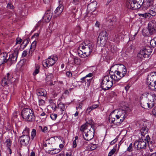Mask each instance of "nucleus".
I'll return each instance as SVG.
<instances>
[{"label": "nucleus", "instance_id": "f257e3e1", "mask_svg": "<svg viewBox=\"0 0 156 156\" xmlns=\"http://www.w3.org/2000/svg\"><path fill=\"white\" fill-rule=\"evenodd\" d=\"M116 74L113 75V80L118 81L123 77L127 73V70L125 66L122 64L119 65L117 69Z\"/></svg>", "mask_w": 156, "mask_h": 156}, {"label": "nucleus", "instance_id": "f03ea898", "mask_svg": "<svg viewBox=\"0 0 156 156\" xmlns=\"http://www.w3.org/2000/svg\"><path fill=\"white\" fill-rule=\"evenodd\" d=\"M113 75L110 76L107 75L104 76L102 80L101 86L104 90H108L113 85L112 80H113Z\"/></svg>", "mask_w": 156, "mask_h": 156}, {"label": "nucleus", "instance_id": "7ed1b4c3", "mask_svg": "<svg viewBox=\"0 0 156 156\" xmlns=\"http://www.w3.org/2000/svg\"><path fill=\"white\" fill-rule=\"evenodd\" d=\"M108 39V35L106 31H101L98 38L97 43L101 47L104 46Z\"/></svg>", "mask_w": 156, "mask_h": 156}, {"label": "nucleus", "instance_id": "20e7f679", "mask_svg": "<svg viewBox=\"0 0 156 156\" xmlns=\"http://www.w3.org/2000/svg\"><path fill=\"white\" fill-rule=\"evenodd\" d=\"M58 60L56 55H52L49 56L46 60L43 61L42 64L44 66L48 67L53 65Z\"/></svg>", "mask_w": 156, "mask_h": 156}, {"label": "nucleus", "instance_id": "39448f33", "mask_svg": "<svg viewBox=\"0 0 156 156\" xmlns=\"http://www.w3.org/2000/svg\"><path fill=\"white\" fill-rule=\"evenodd\" d=\"M81 48L82 50H83L84 56L87 57L89 56L90 53L93 51L94 49V46L91 43L85 44V46L82 44L79 46V49Z\"/></svg>", "mask_w": 156, "mask_h": 156}, {"label": "nucleus", "instance_id": "423d86ee", "mask_svg": "<svg viewBox=\"0 0 156 156\" xmlns=\"http://www.w3.org/2000/svg\"><path fill=\"white\" fill-rule=\"evenodd\" d=\"M91 128L89 130L87 133L84 132L83 133V136L85 140H89L92 139L94 136V126L92 125V122H90Z\"/></svg>", "mask_w": 156, "mask_h": 156}, {"label": "nucleus", "instance_id": "0eeeda50", "mask_svg": "<svg viewBox=\"0 0 156 156\" xmlns=\"http://www.w3.org/2000/svg\"><path fill=\"white\" fill-rule=\"evenodd\" d=\"M19 50L20 48L19 47L15 48L14 50V52L9 55V58L7 59V63L10 66L16 62Z\"/></svg>", "mask_w": 156, "mask_h": 156}, {"label": "nucleus", "instance_id": "6e6552de", "mask_svg": "<svg viewBox=\"0 0 156 156\" xmlns=\"http://www.w3.org/2000/svg\"><path fill=\"white\" fill-rule=\"evenodd\" d=\"M145 123L142 121L137 122L136 125L137 127L141 128V134L142 136H144L147 132L148 129Z\"/></svg>", "mask_w": 156, "mask_h": 156}, {"label": "nucleus", "instance_id": "1a4fd4ad", "mask_svg": "<svg viewBox=\"0 0 156 156\" xmlns=\"http://www.w3.org/2000/svg\"><path fill=\"white\" fill-rule=\"evenodd\" d=\"M13 78L11 74L9 73H7L5 76L2 79L1 82V84L2 86H9L11 82V79Z\"/></svg>", "mask_w": 156, "mask_h": 156}, {"label": "nucleus", "instance_id": "9d476101", "mask_svg": "<svg viewBox=\"0 0 156 156\" xmlns=\"http://www.w3.org/2000/svg\"><path fill=\"white\" fill-rule=\"evenodd\" d=\"M134 147L138 150L145 149L146 147V143L143 140V139H140L139 141H136L134 143Z\"/></svg>", "mask_w": 156, "mask_h": 156}, {"label": "nucleus", "instance_id": "9b49d317", "mask_svg": "<svg viewBox=\"0 0 156 156\" xmlns=\"http://www.w3.org/2000/svg\"><path fill=\"white\" fill-rule=\"evenodd\" d=\"M148 30L150 34L152 35L156 32V21L152 20L148 23Z\"/></svg>", "mask_w": 156, "mask_h": 156}, {"label": "nucleus", "instance_id": "f8f14e48", "mask_svg": "<svg viewBox=\"0 0 156 156\" xmlns=\"http://www.w3.org/2000/svg\"><path fill=\"white\" fill-rule=\"evenodd\" d=\"M125 112L124 111L120 110L118 112V114H115L116 117L117 119H120V121L116 122V125L117 126H119L123 122L125 118Z\"/></svg>", "mask_w": 156, "mask_h": 156}, {"label": "nucleus", "instance_id": "ddd939ff", "mask_svg": "<svg viewBox=\"0 0 156 156\" xmlns=\"http://www.w3.org/2000/svg\"><path fill=\"white\" fill-rule=\"evenodd\" d=\"M156 82V72H152L148 75L147 77V85L151 84Z\"/></svg>", "mask_w": 156, "mask_h": 156}, {"label": "nucleus", "instance_id": "4468645a", "mask_svg": "<svg viewBox=\"0 0 156 156\" xmlns=\"http://www.w3.org/2000/svg\"><path fill=\"white\" fill-rule=\"evenodd\" d=\"M141 50L145 53V58H148L152 52V48L149 46H146Z\"/></svg>", "mask_w": 156, "mask_h": 156}, {"label": "nucleus", "instance_id": "2eb2a0df", "mask_svg": "<svg viewBox=\"0 0 156 156\" xmlns=\"http://www.w3.org/2000/svg\"><path fill=\"white\" fill-rule=\"evenodd\" d=\"M8 54L6 52L0 53V66L7 62Z\"/></svg>", "mask_w": 156, "mask_h": 156}, {"label": "nucleus", "instance_id": "dca6fc26", "mask_svg": "<svg viewBox=\"0 0 156 156\" xmlns=\"http://www.w3.org/2000/svg\"><path fill=\"white\" fill-rule=\"evenodd\" d=\"M140 103L142 108L144 109L151 108L154 106L153 102L151 101H150V102H147L146 101H140Z\"/></svg>", "mask_w": 156, "mask_h": 156}, {"label": "nucleus", "instance_id": "f3484780", "mask_svg": "<svg viewBox=\"0 0 156 156\" xmlns=\"http://www.w3.org/2000/svg\"><path fill=\"white\" fill-rule=\"evenodd\" d=\"M115 111L112 112L109 115L108 121L111 123H113L116 124V122H119L117 119L115 120V117H116L115 114L114 113Z\"/></svg>", "mask_w": 156, "mask_h": 156}, {"label": "nucleus", "instance_id": "a211bd4d", "mask_svg": "<svg viewBox=\"0 0 156 156\" xmlns=\"http://www.w3.org/2000/svg\"><path fill=\"white\" fill-rule=\"evenodd\" d=\"M35 120V116L34 112L31 110L30 112L28 114L26 117L25 120L29 122H32Z\"/></svg>", "mask_w": 156, "mask_h": 156}, {"label": "nucleus", "instance_id": "6ab92c4d", "mask_svg": "<svg viewBox=\"0 0 156 156\" xmlns=\"http://www.w3.org/2000/svg\"><path fill=\"white\" fill-rule=\"evenodd\" d=\"M97 4V2L94 1L88 4L87 7V10L89 11H91V12L94 11L95 9Z\"/></svg>", "mask_w": 156, "mask_h": 156}, {"label": "nucleus", "instance_id": "aec40b11", "mask_svg": "<svg viewBox=\"0 0 156 156\" xmlns=\"http://www.w3.org/2000/svg\"><path fill=\"white\" fill-rule=\"evenodd\" d=\"M31 109L29 108L23 109L21 112V116L22 118L25 120L28 114L30 112Z\"/></svg>", "mask_w": 156, "mask_h": 156}, {"label": "nucleus", "instance_id": "412c9836", "mask_svg": "<svg viewBox=\"0 0 156 156\" xmlns=\"http://www.w3.org/2000/svg\"><path fill=\"white\" fill-rule=\"evenodd\" d=\"M63 9V6L62 4H59V5L56 8L54 12L55 14V16H59L62 12Z\"/></svg>", "mask_w": 156, "mask_h": 156}, {"label": "nucleus", "instance_id": "4be33fe9", "mask_svg": "<svg viewBox=\"0 0 156 156\" xmlns=\"http://www.w3.org/2000/svg\"><path fill=\"white\" fill-rule=\"evenodd\" d=\"M81 82L83 84H85V86L88 87L90 85L92 81V79H87L82 78L81 79Z\"/></svg>", "mask_w": 156, "mask_h": 156}, {"label": "nucleus", "instance_id": "5701e85b", "mask_svg": "<svg viewBox=\"0 0 156 156\" xmlns=\"http://www.w3.org/2000/svg\"><path fill=\"white\" fill-rule=\"evenodd\" d=\"M153 4V0H145L144 3L143 8L145 9L148 7L152 6Z\"/></svg>", "mask_w": 156, "mask_h": 156}, {"label": "nucleus", "instance_id": "b1692460", "mask_svg": "<svg viewBox=\"0 0 156 156\" xmlns=\"http://www.w3.org/2000/svg\"><path fill=\"white\" fill-rule=\"evenodd\" d=\"M36 93L39 96L45 97L46 95V92L44 89H37L36 91Z\"/></svg>", "mask_w": 156, "mask_h": 156}, {"label": "nucleus", "instance_id": "393cba45", "mask_svg": "<svg viewBox=\"0 0 156 156\" xmlns=\"http://www.w3.org/2000/svg\"><path fill=\"white\" fill-rule=\"evenodd\" d=\"M65 109V105L62 103H60L58 105V108L56 110L58 111L60 110V112H59L60 115L63 114L64 112Z\"/></svg>", "mask_w": 156, "mask_h": 156}, {"label": "nucleus", "instance_id": "a878e982", "mask_svg": "<svg viewBox=\"0 0 156 156\" xmlns=\"http://www.w3.org/2000/svg\"><path fill=\"white\" fill-rule=\"evenodd\" d=\"M133 0H127L126 6L128 9H133V7L134 6V2Z\"/></svg>", "mask_w": 156, "mask_h": 156}, {"label": "nucleus", "instance_id": "bb28decb", "mask_svg": "<svg viewBox=\"0 0 156 156\" xmlns=\"http://www.w3.org/2000/svg\"><path fill=\"white\" fill-rule=\"evenodd\" d=\"M91 122L92 121H90L89 122ZM88 126H90V122H88L81 126L80 129V130L81 131L83 132Z\"/></svg>", "mask_w": 156, "mask_h": 156}, {"label": "nucleus", "instance_id": "cd10ccee", "mask_svg": "<svg viewBox=\"0 0 156 156\" xmlns=\"http://www.w3.org/2000/svg\"><path fill=\"white\" fill-rule=\"evenodd\" d=\"M30 140L29 136L22 135L20 136V142H22L23 143L25 141H28Z\"/></svg>", "mask_w": 156, "mask_h": 156}, {"label": "nucleus", "instance_id": "c85d7f7f", "mask_svg": "<svg viewBox=\"0 0 156 156\" xmlns=\"http://www.w3.org/2000/svg\"><path fill=\"white\" fill-rule=\"evenodd\" d=\"M61 151L59 149H52L51 150L48 151V153L50 154H54L58 153Z\"/></svg>", "mask_w": 156, "mask_h": 156}, {"label": "nucleus", "instance_id": "c756f323", "mask_svg": "<svg viewBox=\"0 0 156 156\" xmlns=\"http://www.w3.org/2000/svg\"><path fill=\"white\" fill-rule=\"evenodd\" d=\"M118 66L117 65H115L112 66L110 69V71L114 73V74H116L117 72V69Z\"/></svg>", "mask_w": 156, "mask_h": 156}, {"label": "nucleus", "instance_id": "7c9ffc66", "mask_svg": "<svg viewBox=\"0 0 156 156\" xmlns=\"http://www.w3.org/2000/svg\"><path fill=\"white\" fill-rule=\"evenodd\" d=\"M29 41L27 39L24 40L20 45V49H23L27 45Z\"/></svg>", "mask_w": 156, "mask_h": 156}, {"label": "nucleus", "instance_id": "2f4dec72", "mask_svg": "<svg viewBox=\"0 0 156 156\" xmlns=\"http://www.w3.org/2000/svg\"><path fill=\"white\" fill-rule=\"evenodd\" d=\"M29 129L27 127H26L22 132V135L29 136Z\"/></svg>", "mask_w": 156, "mask_h": 156}, {"label": "nucleus", "instance_id": "473e14b6", "mask_svg": "<svg viewBox=\"0 0 156 156\" xmlns=\"http://www.w3.org/2000/svg\"><path fill=\"white\" fill-rule=\"evenodd\" d=\"M149 88L152 90L156 91V82L148 85Z\"/></svg>", "mask_w": 156, "mask_h": 156}, {"label": "nucleus", "instance_id": "72a5a7b5", "mask_svg": "<svg viewBox=\"0 0 156 156\" xmlns=\"http://www.w3.org/2000/svg\"><path fill=\"white\" fill-rule=\"evenodd\" d=\"M51 17V16L49 15L48 13L46 14L44 17L43 19L45 20V22H49Z\"/></svg>", "mask_w": 156, "mask_h": 156}, {"label": "nucleus", "instance_id": "f704fd0d", "mask_svg": "<svg viewBox=\"0 0 156 156\" xmlns=\"http://www.w3.org/2000/svg\"><path fill=\"white\" fill-rule=\"evenodd\" d=\"M134 2V5H133L134 6L133 7V9H138L140 8L141 6L139 4V2H137L136 0L133 1Z\"/></svg>", "mask_w": 156, "mask_h": 156}, {"label": "nucleus", "instance_id": "c9c22d12", "mask_svg": "<svg viewBox=\"0 0 156 156\" xmlns=\"http://www.w3.org/2000/svg\"><path fill=\"white\" fill-rule=\"evenodd\" d=\"M144 54H145V53H144L143 52L142 50H141L140 52L137 54V56L138 57L141 59H143V58H145Z\"/></svg>", "mask_w": 156, "mask_h": 156}, {"label": "nucleus", "instance_id": "e433bc0d", "mask_svg": "<svg viewBox=\"0 0 156 156\" xmlns=\"http://www.w3.org/2000/svg\"><path fill=\"white\" fill-rule=\"evenodd\" d=\"M80 49L78 50V54L80 57L83 58H84L87 57L86 56H84V53H83V50L81 51V50H80Z\"/></svg>", "mask_w": 156, "mask_h": 156}, {"label": "nucleus", "instance_id": "4c0bfd02", "mask_svg": "<svg viewBox=\"0 0 156 156\" xmlns=\"http://www.w3.org/2000/svg\"><path fill=\"white\" fill-rule=\"evenodd\" d=\"M117 146V144H116V146H115V147H114L113 149H112L109 153L108 154V156H112L113 154L116 151V147Z\"/></svg>", "mask_w": 156, "mask_h": 156}, {"label": "nucleus", "instance_id": "58836bf2", "mask_svg": "<svg viewBox=\"0 0 156 156\" xmlns=\"http://www.w3.org/2000/svg\"><path fill=\"white\" fill-rule=\"evenodd\" d=\"M97 145L96 144H90L89 146V148L91 150H93L95 149L97 147Z\"/></svg>", "mask_w": 156, "mask_h": 156}, {"label": "nucleus", "instance_id": "ea45409f", "mask_svg": "<svg viewBox=\"0 0 156 156\" xmlns=\"http://www.w3.org/2000/svg\"><path fill=\"white\" fill-rule=\"evenodd\" d=\"M150 15L151 14L149 13H146L144 14H139V15L140 16H142L145 18H147L148 17H149Z\"/></svg>", "mask_w": 156, "mask_h": 156}, {"label": "nucleus", "instance_id": "a19ab883", "mask_svg": "<svg viewBox=\"0 0 156 156\" xmlns=\"http://www.w3.org/2000/svg\"><path fill=\"white\" fill-rule=\"evenodd\" d=\"M75 57L73 56V57H70L68 59V62L69 64H75L74 62V57Z\"/></svg>", "mask_w": 156, "mask_h": 156}, {"label": "nucleus", "instance_id": "79ce46f5", "mask_svg": "<svg viewBox=\"0 0 156 156\" xmlns=\"http://www.w3.org/2000/svg\"><path fill=\"white\" fill-rule=\"evenodd\" d=\"M12 142L9 139L6 140L5 143L6 145V147L8 148L10 147L11 145L12 144Z\"/></svg>", "mask_w": 156, "mask_h": 156}, {"label": "nucleus", "instance_id": "37998d69", "mask_svg": "<svg viewBox=\"0 0 156 156\" xmlns=\"http://www.w3.org/2000/svg\"><path fill=\"white\" fill-rule=\"evenodd\" d=\"M17 113L19 114V112H14L13 114V120H14V121L17 122L18 121L19 122V119H17Z\"/></svg>", "mask_w": 156, "mask_h": 156}, {"label": "nucleus", "instance_id": "c03bdc74", "mask_svg": "<svg viewBox=\"0 0 156 156\" xmlns=\"http://www.w3.org/2000/svg\"><path fill=\"white\" fill-rule=\"evenodd\" d=\"M36 69H35L34 72L33 74L34 75H35L39 73V67L38 65H36L35 66Z\"/></svg>", "mask_w": 156, "mask_h": 156}, {"label": "nucleus", "instance_id": "a18cd8bd", "mask_svg": "<svg viewBox=\"0 0 156 156\" xmlns=\"http://www.w3.org/2000/svg\"><path fill=\"white\" fill-rule=\"evenodd\" d=\"M57 116V115L56 114L52 113L50 115V118L51 119L53 120H55L56 119Z\"/></svg>", "mask_w": 156, "mask_h": 156}, {"label": "nucleus", "instance_id": "49530a36", "mask_svg": "<svg viewBox=\"0 0 156 156\" xmlns=\"http://www.w3.org/2000/svg\"><path fill=\"white\" fill-rule=\"evenodd\" d=\"M74 62L75 64L77 65H79L80 64V59L76 57H74Z\"/></svg>", "mask_w": 156, "mask_h": 156}, {"label": "nucleus", "instance_id": "de8ad7c7", "mask_svg": "<svg viewBox=\"0 0 156 156\" xmlns=\"http://www.w3.org/2000/svg\"><path fill=\"white\" fill-rule=\"evenodd\" d=\"M36 134V130L35 129H33L31 133V137H32V139H33L34 137L35 136Z\"/></svg>", "mask_w": 156, "mask_h": 156}, {"label": "nucleus", "instance_id": "09e8293b", "mask_svg": "<svg viewBox=\"0 0 156 156\" xmlns=\"http://www.w3.org/2000/svg\"><path fill=\"white\" fill-rule=\"evenodd\" d=\"M108 22L109 23V30H112L113 28V22L112 20H108Z\"/></svg>", "mask_w": 156, "mask_h": 156}, {"label": "nucleus", "instance_id": "8fccbe9b", "mask_svg": "<svg viewBox=\"0 0 156 156\" xmlns=\"http://www.w3.org/2000/svg\"><path fill=\"white\" fill-rule=\"evenodd\" d=\"M26 10L22 11L20 13V18L21 17L23 18L22 19H23L25 18L24 16L26 15V13H25Z\"/></svg>", "mask_w": 156, "mask_h": 156}, {"label": "nucleus", "instance_id": "3c124183", "mask_svg": "<svg viewBox=\"0 0 156 156\" xmlns=\"http://www.w3.org/2000/svg\"><path fill=\"white\" fill-rule=\"evenodd\" d=\"M114 39L115 41L117 42H119V34H115V36H114Z\"/></svg>", "mask_w": 156, "mask_h": 156}, {"label": "nucleus", "instance_id": "603ef678", "mask_svg": "<svg viewBox=\"0 0 156 156\" xmlns=\"http://www.w3.org/2000/svg\"><path fill=\"white\" fill-rule=\"evenodd\" d=\"M133 150V146L132 143H131L127 149V151L129 152H131Z\"/></svg>", "mask_w": 156, "mask_h": 156}, {"label": "nucleus", "instance_id": "864d4df0", "mask_svg": "<svg viewBox=\"0 0 156 156\" xmlns=\"http://www.w3.org/2000/svg\"><path fill=\"white\" fill-rule=\"evenodd\" d=\"M78 11L77 9H76V7L72 9V12L73 14V15L74 16V17H75V16L76 15V12Z\"/></svg>", "mask_w": 156, "mask_h": 156}, {"label": "nucleus", "instance_id": "5fc2aeb1", "mask_svg": "<svg viewBox=\"0 0 156 156\" xmlns=\"http://www.w3.org/2000/svg\"><path fill=\"white\" fill-rule=\"evenodd\" d=\"M52 73H49L48 74L46 77V79L49 80H50L52 77Z\"/></svg>", "mask_w": 156, "mask_h": 156}, {"label": "nucleus", "instance_id": "6e6d98bb", "mask_svg": "<svg viewBox=\"0 0 156 156\" xmlns=\"http://www.w3.org/2000/svg\"><path fill=\"white\" fill-rule=\"evenodd\" d=\"M7 7L8 8L10 9H13L14 7L12 5L10 2L8 3L7 5Z\"/></svg>", "mask_w": 156, "mask_h": 156}, {"label": "nucleus", "instance_id": "4d7b16f0", "mask_svg": "<svg viewBox=\"0 0 156 156\" xmlns=\"http://www.w3.org/2000/svg\"><path fill=\"white\" fill-rule=\"evenodd\" d=\"M93 74L92 73H90L87 75L83 77V78L87 79V78H90L92 76Z\"/></svg>", "mask_w": 156, "mask_h": 156}, {"label": "nucleus", "instance_id": "13d9d810", "mask_svg": "<svg viewBox=\"0 0 156 156\" xmlns=\"http://www.w3.org/2000/svg\"><path fill=\"white\" fill-rule=\"evenodd\" d=\"M19 67V65L18 64L17 65V67L16 69V74L18 76L20 74V72L18 68Z\"/></svg>", "mask_w": 156, "mask_h": 156}, {"label": "nucleus", "instance_id": "bf43d9fd", "mask_svg": "<svg viewBox=\"0 0 156 156\" xmlns=\"http://www.w3.org/2000/svg\"><path fill=\"white\" fill-rule=\"evenodd\" d=\"M45 102L44 100L41 99L39 101V105H43Z\"/></svg>", "mask_w": 156, "mask_h": 156}, {"label": "nucleus", "instance_id": "052dcab7", "mask_svg": "<svg viewBox=\"0 0 156 156\" xmlns=\"http://www.w3.org/2000/svg\"><path fill=\"white\" fill-rule=\"evenodd\" d=\"M154 43L155 44V45H156V38L153 39L150 42V44L151 45L154 46V45H153Z\"/></svg>", "mask_w": 156, "mask_h": 156}, {"label": "nucleus", "instance_id": "680f3d73", "mask_svg": "<svg viewBox=\"0 0 156 156\" xmlns=\"http://www.w3.org/2000/svg\"><path fill=\"white\" fill-rule=\"evenodd\" d=\"M37 44V42L36 41H34L31 44V48H34L35 47L36 45Z\"/></svg>", "mask_w": 156, "mask_h": 156}, {"label": "nucleus", "instance_id": "e2e57ef3", "mask_svg": "<svg viewBox=\"0 0 156 156\" xmlns=\"http://www.w3.org/2000/svg\"><path fill=\"white\" fill-rule=\"evenodd\" d=\"M49 141L48 140H46V142L44 143V146L45 147H46L48 146V145L50 144V143L49 142Z\"/></svg>", "mask_w": 156, "mask_h": 156}, {"label": "nucleus", "instance_id": "0e129e2a", "mask_svg": "<svg viewBox=\"0 0 156 156\" xmlns=\"http://www.w3.org/2000/svg\"><path fill=\"white\" fill-rule=\"evenodd\" d=\"M153 114L156 116V107H154L152 110Z\"/></svg>", "mask_w": 156, "mask_h": 156}, {"label": "nucleus", "instance_id": "69168bd1", "mask_svg": "<svg viewBox=\"0 0 156 156\" xmlns=\"http://www.w3.org/2000/svg\"><path fill=\"white\" fill-rule=\"evenodd\" d=\"M39 127L41 128L42 131L43 132H46L48 130V128L46 126H44L43 129H42L41 126H40Z\"/></svg>", "mask_w": 156, "mask_h": 156}, {"label": "nucleus", "instance_id": "338daca9", "mask_svg": "<svg viewBox=\"0 0 156 156\" xmlns=\"http://www.w3.org/2000/svg\"><path fill=\"white\" fill-rule=\"evenodd\" d=\"M27 55V51H23L22 55V57H24L26 56Z\"/></svg>", "mask_w": 156, "mask_h": 156}, {"label": "nucleus", "instance_id": "774afa93", "mask_svg": "<svg viewBox=\"0 0 156 156\" xmlns=\"http://www.w3.org/2000/svg\"><path fill=\"white\" fill-rule=\"evenodd\" d=\"M39 36V34L37 33H35L32 37V39L35 38Z\"/></svg>", "mask_w": 156, "mask_h": 156}]
</instances>
